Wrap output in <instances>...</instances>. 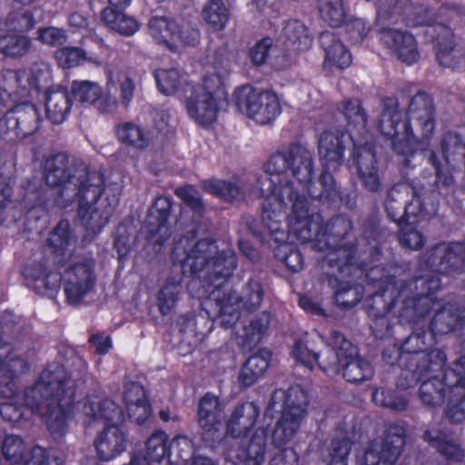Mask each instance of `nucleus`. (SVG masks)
I'll list each match as a JSON object with an SVG mask.
<instances>
[{
	"label": "nucleus",
	"instance_id": "obj_8",
	"mask_svg": "<svg viewBox=\"0 0 465 465\" xmlns=\"http://www.w3.org/2000/svg\"><path fill=\"white\" fill-rule=\"evenodd\" d=\"M259 415V410L253 402L243 403L234 409L228 424L225 437L226 459L234 463L245 465H262L264 460L266 432L257 429L251 439L247 433L252 429Z\"/></svg>",
	"mask_w": 465,
	"mask_h": 465
},
{
	"label": "nucleus",
	"instance_id": "obj_27",
	"mask_svg": "<svg viewBox=\"0 0 465 465\" xmlns=\"http://www.w3.org/2000/svg\"><path fill=\"white\" fill-rule=\"evenodd\" d=\"M24 277L35 291L43 295L56 292L62 281L60 273L49 271L44 262H32L23 270Z\"/></svg>",
	"mask_w": 465,
	"mask_h": 465
},
{
	"label": "nucleus",
	"instance_id": "obj_12",
	"mask_svg": "<svg viewBox=\"0 0 465 465\" xmlns=\"http://www.w3.org/2000/svg\"><path fill=\"white\" fill-rule=\"evenodd\" d=\"M332 350V339L330 344H326L319 333H304L295 341L291 355L296 363L309 370L318 362L322 371L334 376L339 373L338 353L333 355Z\"/></svg>",
	"mask_w": 465,
	"mask_h": 465
},
{
	"label": "nucleus",
	"instance_id": "obj_50",
	"mask_svg": "<svg viewBox=\"0 0 465 465\" xmlns=\"http://www.w3.org/2000/svg\"><path fill=\"white\" fill-rule=\"evenodd\" d=\"M347 121L350 130H361L366 124V115L359 100L352 99L344 102L340 109Z\"/></svg>",
	"mask_w": 465,
	"mask_h": 465
},
{
	"label": "nucleus",
	"instance_id": "obj_5",
	"mask_svg": "<svg viewBox=\"0 0 465 465\" xmlns=\"http://www.w3.org/2000/svg\"><path fill=\"white\" fill-rule=\"evenodd\" d=\"M231 62L223 53L206 57L201 82L186 84L180 94L187 115L196 124L209 126L218 117L219 98L231 74Z\"/></svg>",
	"mask_w": 465,
	"mask_h": 465
},
{
	"label": "nucleus",
	"instance_id": "obj_55",
	"mask_svg": "<svg viewBox=\"0 0 465 465\" xmlns=\"http://www.w3.org/2000/svg\"><path fill=\"white\" fill-rule=\"evenodd\" d=\"M37 40L49 46H58L66 42L67 34L55 26L41 27L37 30Z\"/></svg>",
	"mask_w": 465,
	"mask_h": 465
},
{
	"label": "nucleus",
	"instance_id": "obj_56",
	"mask_svg": "<svg viewBox=\"0 0 465 465\" xmlns=\"http://www.w3.org/2000/svg\"><path fill=\"white\" fill-rule=\"evenodd\" d=\"M459 318L450 313V308L443 307L437 312L432 321V331L440 333H445L456 328Z\"/></svg>",
	"mask_w": 465,
	"mask_h": 465
},
{
	"label": "nucleus",
	"instance_id": "obj_39",
	"mask_svg": "<svg viewBox=\"0 0 465 465\" xmlns=\"http://www.w3.org/2000/svg\"><path fill=\"white\" fill-rule=\"evenodd\" d=\"M154 77L162 94L165 95L176 94L179 99L183 86L190 83L186 82L183 75L175 68L158 69L154 73Z\"/></svg>",
	"mask_w": 465,
	"mask_h": 465
},
{
	"label": "nucleus",
	"instance_id": "obj_44",
	"mask_svg": "<svg viewBox=\"0 0 465 465\" xmlns=\"http://www.w3.org/2000/svg\"><path fill=\"white\" fill-rule=\"evenodd\" d=\"M317 7L322 19L331 26H339L345 20L342 0H317Z\"/></svg>",
	"mask_w": 465,
	"mask_h": 465
},
{
	"label": "nucleus",
	"instance_id": "obj_18",
	"mask_svg": "<svg viewBox=\"0 0 465 465\" xmlns=\"http://www.w3.org/2000/svg\"><path fill=\"white\" fill-rule=\"evenodd\" d=\"M40 114L33 104L20 103L0 119V133L23 139L35 134L40 125Z\"/></svg>",
	"mask_w": 465,
	"mask_h": 465
},
{
	"label": "nucleus",
	"instance_id": "obj_59",
	"mask_svg": "<svg viewBox=\"0 0 465 465\" xmlns=\"http://www.w3.org/2000/svg\"><path fill=\"white\" fill-rule=\"evenodd\" d=\"M175 194L184 202V203L197 213H201L203 209L201 197L197 190L192 185H186L177 188Z\"/></svg>",
	"mask_w": 465,
	"mask_h": 465
},
{
	"label": "nucleus",
	"instance_id": "obj_46",
	"mask_svg": "<svg viewBox=\"0 0 465 465\" xmlns=\"http://www.w3.org/2000/svg\"><path fill=\"white\" fill-rule=\"evenodd\" d=\"M146 457L154 462L161 461L170 454V444L167 434L163 430H156L148 439L145 447Z\"/></svg>",
	"mask_w": 465,
	"mask_h": 465
},
{
	"label": "nucleus",
	"instance_id": "obj_53",
	"mask_svg": "<svg viewBox=\"0 0 465 465\" xmlns=\"http://www.w3.org/2000/svg\"><path fill=\"white\" fill-rule=\"evenodd\" d=\"M372 401L376 405L395 411L404 410L408 403L405 398L396 395L393 391L383 389H377L373 391Z\"/></svg>",
	"mask_w": 465,
	"mask_h": 465
},
{
	"label": "nucleus",
	"instance_id": "obj_6",
	"mask_svg": "<svg viewBox=\"0 0 465 465\" xmlns=\"http://www.w3.org/2000/svg\"><path fill=\"white\" fill-rule=\"evenodd\" d=\"M382 106L379 122L381 133L391 140V146L398 154L412 155L418 142L412 134L411 122L414 121L421 127L425 139L429 138L434 129L430 100L422 94L415 95L410 104L408 121H402L403 112L399 108L396 99H385Z\"/></svg>",
	"mask_w": 465,
	"mask_h": 465
},
{
	"label": "nucleus",
	"instance_id": "obj_19",
	"mask_svg": "<svg viewBox=\"0 0 465 465\" xmlns=\"http://www.w3.org/2000/svg\"><path fill=\"white\" fill-rule=\"evenodd\" d=\"M428 269L439 273L465 270V243H441L430 251L425 257Z\"/></svg>",
	"mask_w": 465,
	"mask_h": 465
},
{
	"label": "nucleus",
	"instance_id": "obj_22",
	"mask_svg": "<svg viewBox=\"0 0 465 465\" xmlns=\"http://www.w3.org/2000/svg\"><path fill=\"white\" fill-rule=\"evenodd\" d=\"M170 209L171 202L167 197L157 198L150 209L143 233L151 244L161 246L170 237L171 230L167 223Z\"/></svg>",
	"mask_w": 465,
	"mask_h": 465
},
{
	"label": "nucleus",
	"instance_id": "obj_32",
	"mask_svg": "<svg viewBox=\"0 0 465 465\" xmlns=\"http://www.w3.org/2000/svg\"><path fill=\"white\" fill-rule=\"evenodd\" d=\"M271 361V353L267 351H260L251 356L239 373L238 380L245 387L252 385L267 371Z\"/></svg>",
	"mask_w": 465,
	"mask_h": 465
},
{
	"label": "nucleus",
	"instance_id": "obj_17",
	"mask_svg": "<svg viewBox=\"0 0 465 465\" xmlns=\"http://www.w3.org/2000/svg\"><path fill=\"white\" fill-rule=\"evenodd\" d=\"M332 354L338 353V369L343 366V377L350 382H361L373 375L371 364L358 357L356 348L343 335L332 333Z\"/></svg>",
	"mask_w": 465,
	"mask_h": 465
},
{
	"label": "nucleus",
	"instance_id": "obj_7",
	"mask_svg": "<svg viewBox=\"0 0 465 465\" xmlns=\"http://www.w3.org/2000/svg\"><path fill=\"white\" fill-rule=\"evenodd\" d=\"M67 410L74 414L67 417V420L75 418L85 426H91L100 420L110 422L96 438L94 447L97 455L102 460H110L126 449V436L119 425L124 420V411L111 399L101 400L98 396H89L83 400L75 391L73 401Z\"/></svg>",
	"mask_w": 465,
	"mask_h": 465
},
{
	"label": "nucleus",
	"instance_id": "obj_15",
	"mask_svg": "<svg viewBox=\"0 0 465 465\" xmlns=\"http://www.w3.org/2000/svg\"><path fill=\"white\" fill-rule=\"evenodd\" d=\"M413 193L407 183H399L392 187L387 195L385 208L388 215L399 223H416L433 215L437 207L434 203L423 206L419 195H413L412 200L403 208L402 203Z\"/></svg>",
	"mask_w": 465,
	"mask_h": 465
},
{
	"label": "nucleus",
	"instance_id": "obj_13",
	"mask_svg": "<svg viewBox=\"0 0 465 465\" xmlns=\"http://www.w3.org/2000/svg\"><path fill=\"white\" fill-rule=\"evenodd\" d=\"M234 101L242 114L262 125L271 124L281 114V104L274 93L260 91L250 85L236 89Z\"/></svg>",
	"mask_w": 465,
	"mask_h": 465
},
{
	"label": "nucleus",
	"instance_id": "obj_26",
	"mask_svg": "<svg viewBox=\"0 0 465 465\" xmlns=\"http://www.w3.org/2000/svg\"><path fill=\"white\" fill-rule=\"evenodd\" d=\"M437 35V59L440 65L450 68L465 66V50L457 45L452 30L448 26H440Z\"/></svg>",
	"mask_w": 465,
	"mask_h": 465
},
{
	"label": "nucleus",
	"instance_id": "obj_63",
	"mask_svg": "<svg viewBox=\"0 0 465 465\" xmlns=\"http://www.w3.org/2000/svg\"><path fill=\"white\" fill-rule=\"evenodd\" d=\"M272 46V40L270 37L262 38L250 49V57L256 65L262 64L269 54Z\"/></svg>",
	"mask_w": 465,
	"mask_h": 465
},
{
	"label": "nucleus",
	"instance_id": "obj_60",
	"mask_svg": "<svg viewBox=\"0 0 465 465\" xmlns=\"http://www.w3.org/2000/svg\"><path fill=\"white\" fill-rule=\"evenodd\" d=\"M34 25L35 21L32 15L28 12H24L22 14L11 15L7 18L5 27H8L9 31H15L21 34L31 29Z\"/></svg>",
	"mask_w": 465,
	"mask_h": 465
},
{
	"label": "nucleus",
	"instance_id": "obj_35",
	"mask_svg": "<svg viewBox=\"0 0 465 465\" xmlns=\"http://www.w3.org/2000/svg\"><path fill=\"white\" fill-rule=\"evenodd\" d=\"M424 440L450 460L460 461L465 455L460 446L445 433L430 430L424 433Z\"/></svg>",
	"mask_w": 465,
	"mask_h": 465
},
{
	"label": "nucleus",
	"instance_id": "obj_20",
	"mask_svg": "<svg viewBox=\"0 0 465 465\" xmlns=\"http://www.w3.org/2000/svg\"><path fill=\"white\" fill-rule=\"evenodd\" d=\"M2 452L10 465H48L50 453L35 446L25 451V443L16 435H7L2 443Z\"/></svg>",
	"mask_w": 465,
	"mask_h": 465
},
{
	"label": "nucleus",
	"instance_id": "obj_43",
	"mask_svg": "<svg viewBox=\"0 0 465 465\" xmlns=\"http://www.w3.org/2000/svg\"><path fill=\"white\" fill-rule=\"evenodd\" d=\"M55 60L62 68H72L83 64L85 62L98 63L96 57L89 56L80 47L64 46L56 50Z\"/></svg>",
	"mask_w": 465,
	"mask_h": 465
},
{
	"label": "nucleus",
	"instance_id": "obj_33",
	"mask_svg": "<svg viewBox=\"0 0 465 465\" xmlns=\"http://www.w3.org/2000/svg\"><path fill=\"white\" fill-rule=\"evenodd\" d=\"M116 135L123 143L143 149L153 141V134L140 125L132 123H124L117 126Z\"/></svg>",
	"mask_w": 465,
	"mask_h": 465
},
{
	"label": "nucleus",
	"instance_id": "obj_29",
	"mask_svg": "<svg viewBox=\"0 0 465 465\" xmlns=\"http://www.w3.org/2000/svg\"><path fill=\"white\" fill-rule=\"evenodd\" d=\"M320 42L325 54L323 66L326 69L345 68L351 64V54L332 32L322 33Z\"/></svg>",
	"mask_w": 465,
	"mask_h": 465
},
{
	"label": "nucleus",
	"instance_id": "obj_25",
	"mask_svg": "<svg viewBox=\"0 0 465 465\" xmlns=\"http://www.w3.org/2000/svg\"><path fill=\"white\" fill-rule=\"evenodd\" d=\"M71 94L75 101L81 104H93L98 102V110L102 113L114 112L117 105L114 96H103L102 87L92 81H73Z\"/></svg>",
	"mask_w": 465,
	"mask_h": 465
},
{
	"label": "nucleus",
	"instance_id": "obj_31",
	"mask_svg": "<svg viewBox=\"0 0 465 465\" xmlns=\"http://www.w3.org/2000/svg\"><path fill=\"white\" fill-rule=\"evenodd\" d=\"M222 407L219 398L206 393L199 402L198 424L207 433H215L221 425Z\"/></svg>",
	"mask_w": 465,
	"mask_h": 465
},
{
	"label": "nucleus",
	"instance_id": "obj_42",
	"mask_svg": "<svg viewBox=\"0 0 465 465\" xmlns=\"http://www.w3.org/2000/svg\"><path fill=\"white\" fill-rule=\"evenodd\" d=\"M426 349V334L424 332H415L408 337L402 344V351L407 353L416 354L410 360L409 366L406 370H415L418 365L430 367V361L424 362L423 356H428L431 353H422Z\"/></svg>",
	"mask_w": 465,
	"mask_h": 465
},
{
	"label": "nucleus",
	"instance_id": "obj_45",
	"mask_svg": "<svg viewBox=\"0 0 465 465\" xmlns=\"http://www.w3.org/2000/svg\"><path fill=\"white\" fill-rule=\"evenodd\" d=\"M352 246H341L331 249L327 254V260L330 266L337 268L341 276L344 278L352 272Z\"/></svg>",
	"mask_w": 465,
	"mask_h": 465
},
{
	"label": "nucleus",
	"instance_id": "obj_9",
	"mask_svg": "<svg viewBox=\"0 0 465 465\" xmlns=\"http://www.w3.org/2000/svg\"><path fill=\"white\" fill-rule=\"evenodd\" d=\"M265 205L264 212L262 213V237L263 241L271 244V241L278 243L275 249V256L283 262L292 272H298L302 268L303 261L301 252L296 247L289 242L292 236L297 240L305 242L317 238L321 230V218L319 215H312L308 212V220L312 224L316 223L317 229L312 230L310 239L302 240L291 228L290 214L287 217L288 223L285 224L284 217H275V210Z\"/></svg>",
	"mask_w": 465,
	"mask_h": 465
},
{
	"label": "nucleus",
	"instance_id": "obj_41",
	"mask_svg": "<svg viewBox=\"0 0 465 465\" xmlns=\"http://www.w3.org/2000/svg\"><path fill=\"white\" fill-rule=\"evenodd\" d=\"M441 147H442V159L443 162H440L437 160L435 155H432L431 161L435 167L436 173L438 176V179L440 181H442L445 184H450L451 183V177L445 176V173L448 172V164H449V159L447 153L451 150H463L464 146L460 143V137L454 134V133H449L447 134L442 141H441Z\"/></svg>",
	"mask_w": 465,
	"mask_h": 465
},
{
	"label": "nucleus",
	"instance_id": "obj_48",
	"mask_svg": "<svg viewBox=\"0 0 465 465\" xmlns=\"http://www.w3.org/2000/svg\"><path fill=\"white\" fill-rule=\"evenodd\" d=\"M119 85L124 104L128 105L134 97V84L130 75L124 72L112 73L107 81V95H111L113 88Z\"/></svg>",
	"mask_w": 465,
	"mask_h": 465
},
{
	"label": "nucleus",
	"instance_id": "obj_47",
	"mask_svg": "<svg viewBox=\"0 0 465 465\" xmlns=\"http://www.w3.org/2000/svg\"><path fill=\"white\" fill-rule=\"evenodd\" d=\"M203 17L211 27L220 31L229 21V12L222 2L213 0L203 8Z\"/></svg>",
	"mask_w": 465,
	"mask_h": 465
},
{
	"label": "nucleus",
	"instance_id": "obj_34",
	"mask_svg": "<svg viewBox=\"0 0 465 465\" xmlns=\"http://www.w3.org/2000/svg\"><path fill=\"white\" fill-rule=\"evenodd\" d=\"M453 372L458 377L457 383L450 389L453 395L463 394V398L458 404L449 406L447 416L453 422H460L465 419V356L455 364Z\"/></svg>",
	"mask_w": 465,
	"mask_h": 465
},
{
	"label": "nucleus",
	"instance_id": "obj_64",
	"mask_svg": "<svg viewBox=\"0 0 465 465\" xmlns=\"http://www.w3.org/2000/svg\"><path fill=\"white\" fill-rule=\"evenodd\" d=\"M351 450L350 442L347 439L335 440L331 443V462L330 465H346L345 459Z\"/></svg>",
	"mask_w": 465,
	"mask_h": 465
},
{
	"label": "nucleus",
	"instance_id": "obj_40",
	"mask_svg": "<svg viewBox=\"0 0 465 465\" xmlns=\"http://www.w3.org/2000/svg\"><path fill=\"white\" fill-rule=\"evenodd\" d=\"M68 221H61L51 233L50 246L53 247L55 257L58 260L69 258L74 249V242L70 236Z\"/></svg>",
	"mask_w": 465,
	"mask_h": 465
},
{
	"label": "nucleus",
	"instance_id": "obj_24",
	"mask_svg": "<svg viewBox=\"0 0 465 465\" xmlns=\"http://www.w3.org/2000/svg\"><path fill=\"white\" fill-rule=\"evenodd\" d=\"M381 35L382 41L402 63L411 65L419 61L420 54L412 35L395 29H384Z\"/></svg>",
	"mask_w": 465,
	"mask_h": 465
},
{
	"label": "nucleus",
	"instance_id": "obj_11",
	"mask_svg": "<svg viewBox=\"0 0 465 465\" xmlns=\"http://www.w3.org/2000/svg\"><path fill=\"white\" fill-rule=\"evenodd\" d=\"M423 361H430V367L418 365L415 370H403L398 386L407 389L418 381L426 379L420 389V399L427 405L436 406L443 400L444 384L436 377L442 371L446 356L441 351L435 349L430 355L423 356Z\"/></svg>",
	"mask_w": 465,
	"mask_h": 465
},
{
	"label": "nucleus",
	"instance_id": "obj_61",
	"mask_svg": "<svg viewBox=\"0 0 465 465\" xmlns=\"http://www.w3.org/2000/svg\"><path fill=\"white\" fill-rule=\"evenodd\" d=\"M361 299V294L357 287L341 288L335 293L336 303L343 308L354 306Z\"/></svg>",
	"mask_w": 465,
	"mask_h": 465
},
{
	"label": "nucleus",
	"instance_id": "obj_2",
	"mask_svg": "<svg viewBox=\"0 0 465 465\" xmlns=\"http://www.w3.org/2000/svg\"><path fill=\"white\" fill-rule=\"evenodd\" d=\"M27 368V361L20 352L9 344L0 345V396L6 400L0 403V415L12 422L36 415L46 423L51 433L63 434L67 427V417L74 414L67 408L75 395L74 382L66 377L62 365L52 363L35 383L25 391L23 407L17 405L15 379Z\"/></svg>",
	"mask_w": 465,
	"mask_h": 465
},
{
	"label": "nucleus",
	"instance_id": "obj_49",
	"mask_svg": "<svg viewBox=\"0 0 465 465\" xmlns=\"http://www.w3.org/2000/svg\"><path fill=\"white\" fill-rule=\"evenodd\" d=\"M404 22L408 26H430L435 25L437 34L440 32V26H446L438 22L436 18L424 6L411 7L406 11Z\"/></svg>",
	"mask_w": 465,
	"mask_h": 465
},
{
	"label": "nucleus",
	"instance_id": "obj_58",
	"mask_svg": "<svg viewBox=\"0 0 465 465\" xmlns=\"http://www.w3.org/2000/svg\"><path fill=\"white\" fill-rule=\"evenodd\" d=\"M400 224L401 226L400 241L402 245L414 250L422 246L424 239L421 233L416 229L415 223Z\"/></svg>",
	"mask_w": 465,
	"mask_h": 465
},
{
	"label": "nucleus",
	"instance_id": "obj_3",
	"mask_svg": "<svg viewBox=\"0 0 465 465\" xmlns=\"http://www.w3.org/2000/svg\"><path fill=\"white\" fill-rule=\"evenodd\" d=\"M174 262L182 267L183 273L196 275L203 273L210 285L214 290L210 292L209 300L203 303L208 307L209 302H215L217 314L221 323L225 328L232 327L239 318L241 306L248 311L257 309L262 300V290L259 282H250L244 299L234 292L223 293L221 297L219 287L223 284L236 266V260L232 250L218 252V247L210 239L194 242L193 236H184L180 239L173 250Z\"/></svg>",
	"mask_w": 465,
	"mask_h": 465
},
{
	"label": "nucleus",
	"instance_id": "obj_30",
	"mask_svg": "<svg viewBox=\"0 0 465 465\" xmlns=\"http://www.w3.org/2000/svg\"><path fill=\"white\" fill-rule=\"evenodd\" d=\"M277 42L288 50L303 51L310 48L312 37L301 21L290 20L282 26Z\"/></svg>",
	"mask_w": 465,
	"mask_h": 465
},
{
	"label": "nucleus",
	"instance_id": "obj_38",
	"mask_svg": "<svg viewBox=\"0 0 465 465\" xmlns=\"http://www.w3.org/2000/svg\"><path fill=\"white\" fill-rule=\"evenodd\" d=\"M31 45L30 39L15 31L5 32L0 35V53L6 57H22L28 52Z\"/></svg>",
	"mask_w": 465,
	"mask_h": 465
},
{
	"label": "nucleus",
	"instance_id": "obj_37",
	"mask_svg": "<svg viewBox=\"0 0 465 465\" xmlns=\"http://www.w3.org/2000/svg\"><path fill=\"white\" fill-rule=\"evenodd\" d=\"M102 19L110 29L123 35H133L139 29V23L134 17L113 7L103 10Z\"/></svg>",
	"mask_w": 465,
	"mask_h": 465
},
{
	"label": "nucleus",
	"instance_id": "obj_23",
	"mask_svg": "<svg viewBox=\"0 0 465 465\" xmlns=\"http://www.w3.org/2000/svg\"><path fill=\"white\" fill-rule=\"evenodd\" d=\"M353 141L351 134L338 131H326L319 139L318 152L322 164L329 170H334L343 161L347 144Z\"/></svg>",
	"mask_w": 465,
	"mask_h": 465
},
{
	"label": "nucleus",
	"instance_id": "obj_51",
	"mask_svg": "<svg viewBox=\"0 0 465 465\" xmlns=\"http://www.w3.org/2000/svg\"><path fill=\"white\" fill-rule=\"evenodd\" d=\"M181 292V279L168 280L158 295V306L163 314H168L173 308Z\"/></svg>",
	"mask_w": 465,
	"mask_h": 465
},
{
	"label": "nucleus",
	"instance_id": "obj_4",
	"mask_svg": "<svg viewBox=\"0 0 465 465\" xmlns=\"http://www.w3.org/2000/svg\"><path fill=\"white\" fill-rule=\"evenodd\" d=\"M45 181L50 186L49 195L59 208H67L78 202V216L90 240L97 235L109 222L114 207L102 198L104 179L100 172L67 168V158L57 153L45 163Z\"/></svg>",
	"mask_w": 465,
	"mask_h": 465
},
{
	"label": "nucleus",
	"instance_id": "obj_62",
	"mask_svg": "<svg viewBox=\"0 0 465 465\" xmlns=\"http://www.w3.org/2000/svg\"><path fill=\"white\" fill-rule=\"evenodd\" d=\"M125 410L128 417L137 423H143L146 421L152 413L147 398L143 399V401L135 402L134 405H130L125 408Z\"/></svg>",
	"mask_w": 465,
	"mask_h": 465
},
{
	"label": "nucleus",
	"instance_id": "obj_57",
	"mask_svg": "<svg viewBox=\"0 0 465 465\" xmlns=\"http://www.w3.org/2000/svg\"><path fill=\"white\" fill-rule=\"evenodd\" d=\"M177 451V460L170 461V465H188V460L193 452L192 441L185 436H177L172 442Z\"/></svg>",
	"mask_w": 465,
	"mask_h": 465
},
{
	"label": "nucleus",
	"instance_id": "obj_36",
	"mask_svg": "<svg viewBox=\"0 0 465 465\" xmlns=\"http://www.w3.org/2000/svg\"><path fill=\"white\" fill-rule=\"evenodd\" d=\"M47 117L54 124L63 123L71 108L68 94L63 89L51 90L45 103Z\"/></svg>",
	"mask_w": 465,
	"mask_h": 465
},
{
	"label": "nucleus",
	"instance_id": "obj_1",
	"mask_svg": "<svg viewBox=\"0 0 465 465\" xmlns=\"http://www.w3.org/2000/svg\"><path fill=\"white\" fill-rule=\"evenodd\" d=\"M289 172L297 179L302 190L312 197L328 198L333 191L334 180L331 173L324 172L320 178L323 191L316 194L311 188L313 173L312 154L301 144H292L286 151L272 154L265 165V174L256 180L250 189L237 179L225 181L210 179L203 182L204 190L225 201H232L242 196L243 190L257 197H263L262 212L265 205L275 210V217H284L286 210L291 209V228L302 240L312 237L317 224L308 220V203L303 193L294 188L289 177Z\"/></svg>",
	"mask_w": 465,
	"mask_h": 465
},
{
	"label": "nucleus",
	"instance_id": "obj_52",
	"mask_svg": "<svg viewBox=\"0 0 465 465\" xmlns=\"http://www.w3.org/2000/svg\"><path fill=\"white\" fill-rule=\"evenodd\" d=\"M378 285L381 287V290L379 293H376L374 296H381L384 298V300L389 299L391 301L390 308L394 306L397 302V300L404 295L405 287L401 282L397 281L395 278L391 276H385L382 279H380L378 282Z\"/></svg>",
	"mask_w": 465,
	"mask_h": 465
},
{
	"label": "nucleus",
	"instance_id": "obj_28",
	"mask_svg": "<svg viewBox=\"0 0 465 465\" xmlns=\"http://www.w3.org/2000/svg\"><path fill=\"white\" fill-rule=\"evenodd\" d=\"M353 158L366 188L371 192L379 190L381 180L372 145H361L354 142Z\"/></svg>",
	"mask_w": 465,
	"mask_h": 465
},
{
	"label": "nucleus",
	"instance_id": "obj_10",
	"mask_svg": "<svg viewBox=\"0 0 465 465\" xmlns=\"http://www.w3.org/2000/svg\"><path fill=\"white\" fill-rule=\"evenodd\" d=\"M50 79L48 64H34L23 70L5 69L0 72V101L4 104L34 97Z\"/></svg>",
	"mask_w": 465,
	"mask_h": 465
},
{
	"label": "nucleus",
	"instance_id": "obj_16",
	"mask_svg": "<svg viewBox=\"0 0 465 465\" xmlns=\"http://www.w3.org/2000/svg\"><path fill=\"white\" fill-rule=\"evenodd\" d=\"M307 395L299 386L288 391L285 407L272 434V441L282 447L292 440L305 416Z\"/></svg>",
	"mask_w": 465,
	"mask_h": 465
},
{
	"label": "nucleus",
	"instance_id": "obj_54",
	"mask_svg": "<svg viewBox=\"0 0 465 465\" xmlns=\"http://www.w3.org/2000/svg\"><path fill=\"white\" fill-rule=\"evenodd\" d=\"M270 323V315L262 313L257 319L252 321L250 324L244 327L243 338L248 345L257 343L262 335L265 332Z\"/></svg>",
	"mask_w": 465,
	"mask_h": 465
},
{
	"label": "nucleus",
	"instance_id": "obj_14",
	"mask_svg": "<svg viewBox=\"0 0 465 465\" xmlns=\"http://www.w3.org/2000/svg\"><path fill=\"white\" fill-rule=\"evenodd\" d=\"M153 39L173 53H182L187 46L200 41V32L187 22L178 23L162 16H153L148 23Z\"/></svg>",
	"mask_w": 465,
	"mask_h": 465
},
{
	"label": "nucleus",
	"instance_id": "obj_21",
	"mask_svg": "<svg viewBox=\"0 0 465 465\" xmlns=\"http://www.w3.org/2000/svg\"><path fill=\"white\" fill-rule=\"evenodd\" d=\"M93 269L90 260L76 263L64 272V292L70 303H78L91 291L94 281Z\"/></svg>",
	"mask_w": 465,
	"mask_h": 465
}]
</instances>
